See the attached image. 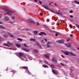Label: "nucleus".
Segmentation results:
<instances>
[{
    "label": "nucleus",
    "mask_w": 79,
    "mask_h": 79,
    "mask_svg": "<svg viewBox=\"0 0 79 79\" xmlns=\"http://www.w3.org/2000/svg\"><path fill=\"white\" fill-rule=\"evenodd\" d=\"M61 57H62V58H64V56H63V55H61Z\"/></svg>",
    "instance_id": "c03bdc74"
},
{
    "label": "nucleus",
    "mask_w": 79,
    "mask_h": 79,
    "mask_svg": "<svg viewBox=\"0 0 79 79\" xmlns=\"http://www.w3.org/2000/svg\"><path fill=\"white\" fill-rule=\"evenodd\" d=\"M60 25V23H59L57 24V26H59Z\"/></svg>",
    "instance_id": "13d9d810"
},
{
    "label": "nucleus",
    "mask_w": 79,
    "mask_h": 79,
    "mask_svg": "<svg viewBox=\"0 0 79 79\" xmlns=\"http://www.w3.org/2000/svg\"><path fill=\"white\" fill-rule=\"evenodd\" d=\"M42 67H44V68H48V66L47 65L45 64H43L42 65Z\"/></svg>",
    "instance_id": "ddd939ff"
},
{
    "label": "nucleus",
    "mask_w": 79,
    "mask_h": 79,
    "mask_svg": "<svg viewBox=\"0 0 79 79\" xmlns=\"http://www.w3.org/2000/svg\"><path fill=\"white\" fill-rule=\"evenodd\" d=\"M72 19L73 20V21H74V19Z\"/></svg>",
    "instance_id": "69168bd1"
},
{
    "label": "nucleus",
    "mask_w": 79,
    "mask_h": 79,
    "mask_svg": "<svg viewBox=\"0 0 79 79\" xmlns=\"http://www.w3.org/2000/svg\"><path fill=\"white\" fill-rule=\"evenodd\" d=\"M16 46L19 48V47H21V45H20V44H16Z\"/></svg>",
    "instance_id": "5701e85b"
},
{
    "label": "nucleus",
    "mask_w": 79,
    "mask_h": 79,
    "mask_svg": "<svg viewBox=\"0 0 79 79\" xmlns=\"http://www.w3.org/2000/svg\"><path fill=\"white\" fill-rule=\"evenodd\" d=\"M24 46H25V47H29L27 46V45L26 44H24Z\"/></svg>",
    "instance_id": "f704fd0d"
},
{
    "label": "nucleus",
    "mask_w": 79,
    "mask_h": 79,
    "mask_svg": "<svg viewBox=\"0 0 79 79\" xmlns=\"http://www.w3.org/2000/svg\"><path fill=\"white\" fill-rule=\"evenodd\" d=\"M77 49H79V48H77Z\"/></svg>",
    "instance_id": "774afa93"
},
{
    "label": "nucleus",
    "mask_w": 79,
    "mask_h": 79,
    "mask_svg": "<svg viewBox=\"0 0 79 79\" xmlns=\"http://www.w3.org/2000/svg\"><path fill=\"white\" fill-rule=\"evenodd\" d=\"M4 45H6V46H8V47H10V46L9 45H8V44H4Z\"/></svg>",
    "instance_id": "c9c22d12"
},
{
    "label": "nucleus",
    "mask_w": 79,
    "mask_h": 79,
    "mask_svg": "<svg viewBox=\"0 0 79 79\" xmlns=\"http://www.w3.org/2000/svg\"><path fill=\"white\" fill-rule=\"evenodd\" d=\"M40 15L41 16H43V13H41L40 14Z\"/></svg>",
    "instance_id": "37998d69"
},
{
    "label": "nucleus",
    "mask_w": 79,
    "mask_h": 79,
    "mask_svg": "<svg viewBox=\"0 0 79 79\" xmlns=\"http://www.w3.org/2000/svg\"><path fill=\"white\" fill-rule=\"evenodd\" d=\"M54 5H55V6H57V5H56V3H55Z\"/></svg>",
    "instance_id": "3c124183"
},
{
    "label": "nucleus",
    "mask_w": 79,
    "mask_h": 79,
    "mask_svg": "<svg viewBox=\"0 0 79 79\" xmlns=\"http://www.w3.org/2000/svg\"><path fill=\"white\" fill-rule=\"evenodd\" d=\"M70 69V71H73V68Z\"/></svg>",
    "instance_id": "a18cd8bd"
},
{
    "label": "nucleus",
    "mask_w": 79,
    "mask_h": 79,
    "mask_svg": "<svg viewBox=\"0 0 79 79\" xmlns=\"http://www.w3.org/2000/svg\"><path fill=\"white\" fill-rule=\"evenodd\" d=\"M69 27H72V24H70Z\"/></svg>",
    "instance_id": "49530a36"
},
{
    "label": "nucleus",
    "mask_w": 79,
    "mask_h": 79,
    "mask_svg": "<svg viewBox=\"0 0 79 79\" xmlns=\"http://www.w3.org/2000/svg\"><path fill=\"white\" fill-rule=\"evenodd\" d=\"M56 42L57 43H63V42H64V40H60L56 41Z\"/></svg>",
    "instance_id": "0eeeda50"
},
{
    "label": "nucleus",
    "mask_w": 79,
    "mask_h": 79,
    "mask_svg": "<svg viewBox=\"0 0 79 79\" xmlns=\"http://www.w3.org/2000/svg\"><path fill=\"white\" fill-rule=\"evenodd\" d=\"M44 40L45 42H47V39L46 38H44Z\"/></svg>",
    "instance_id": "2f4dec72"
},
{
    "label": "nucleus",
    "mask_w": 79,
    "mask_h": 79,
    "mask_svg": "<svg viewBox=\"0 0 79 79\" xmlns=\"http://www.w3.org/2000/svg\"><path fill=\"white\" fill-rule=\"evenodd\" d=\"M70 18H73V16L72 15H70Z\"/></svg>",
    "instance_id": "ea45409f"
},
{
    "label": "nucleus",
    "mask_w": 79,
    "mask_h": 79,
    "mask_svg": "<svg viewBox=\"0 0 79 79\" xmlns=\"http://www.w3.org/2000/svg\"><path fill=\"white\" fill-rule=\"evenodd\" d=\"M2 16H3L2 15H0V18H1L2 17Z\"/></svg>",
    "instance_id": "58836bf2"
},
{
    "label": "nucleus",
    "mask_w": 79,
    "mask_h": 79,
    "mask_svg": "<svg viewBox=\"0 0 79 79\" xmlns=\"http://www.w3.org/2000/svg\"><path fill=\"white\" fill-rule=\"evenodd\" d=\"M76 25L77 26V27H78V28H79V25H78V24H76Z\"/></svg>",
    "instance_id": "79ce46f5"
},
{
    "label": "nucleus",
    "mask_w": 79,
    "mask_h": 79,
    "mask_svg": "<svg viewBox=\"0 0 79 79\" xmlns=\"http://www.w3.org/2000/svg\"><path fill=\"white\" fill-rule=\"evenodd\" d=\"M12 72H15V71L14 70H12Z\"/></svg>",
    "instance_id": "bf43d9fd"
},
{
    "label": "nucleus",
    "mask_w": 79,
    "mask_h": 79,
    "mask_svg": "<svg viewBox=\"0 0 79 79\" xmlns=\"http://www.w3.org/2000/svg\"><path fill=\"white\" fill-rule=\"evenodd\" d=\"M34 1L35 2H37V0H34Z\"/></svg>",
    "instance_id": "09e8293b"
},
{
    "label": "nucleus",
    "mask_w": 79,
    "mask_h": 79,
    "mask_svg": "<svg viewBox=\"0 0 79 79\" xmlns=\"http://www.w3.org/2000/svg\"><path fill=\"white\" fill-rule=\"evenodd\" d=\"M49 5H51V3H49Z\"/></svg>",
    "instance_id": "680f3d73"
},
{
    "label": "nucleus",
    "mask_w": 79,
    "mask_h": 79,
    "mask_svg": "<svg viewBox=\"0 0 79 79\" xmlns=\"http://www.w3.org/2000/svg\"><path fill=\"white\" fill-rule=\"evenodd\" d=\"M44 62L45 64H48V62L47 61H45V60L44 61Z\"/></svg>",
    "instance_id": "c756f323"
},
{
    "label": "nucleus",
    "mask_w": 79,
    "mask_h": 79,
    "mask_svg": "<svg viewBox=\"0 0 79 79\" xmlns=\"http://www.w3.org/2000/svg\"><path fill=\"white\" fill-rule=\"evenodd\" d=\"M9 15H10V16H11V15H12V14H9Z\"/></svg>",
    "instance_id": "4d7b16f0"
},
{
    "label": "nucleus",
    "mask_w": 79,
    "mask_h": 79,
    "mask_svg": "<svg viewBox=\"0 0 79 79\" xmlns=\"http://www.w3.org/2000/svg\"><path fill=\"white\" fill-rule=\"evenodd\" d=\"M71 37H73V35H70Z\"/></svg>",
    "instance_id": "6e6d98bb"
},
{
    "label": "nucleus",
    "mask_w": 79,
    "mask_h": 79,
    "mask_svg": "<svg viewBox=\"0 0 79 79\" xmlns=\"http://www.w3.org/2000/svg\"><path fill=\"white\" fill-rule=\"evenodd\" d=\"M52 72L53 73V74H57V73L56 72L55 70L53 69H52Z\"/></svg>",
    "instance_id": "4468645a"
},
{
    "label": "nucleus",
    "mask_w": 79,
    "mask_h": 79,
    "mask_svg": "<svg viewBox=\"0 0 79 79\" xmlns=\"http://www.w3.org/2000/svg\"><path fill=\"white\" fill-rule=\"evenodd\" d=\"M37 25L39 26V23H37Z\"/></svg>",
    "instance_id": "de8ad7c7"
},
{
    "label": "nucleus",
    "mask_w": 79,
    "mask_h": 79,
    "mask_svg": "<svg viewBox=\"0 0 79 79\" xmlns=\"http://www.w3.org/2000/svg\"><path fill=\"white\" fill-rule=\"evenodd\" d=\"M30 41H33V42H34L35 41V39L31 38L30 39Z\"/></svg>",
    "instance_id": "a211bd4d"
},
{
    "label": "nucleus",
    "mask_w": 79,
    "mask_h": 79,
    "mask_svg": "<svg viewBox=\"0 0 79 79\" xmlns=\"http://www.w3.org/2000/svg\"><path fill=\"white\" fill-rule=\"evenodd\" d=\"M7 44H8L9 45H11V44L10 42H8L7 43Z\"/></svg>",
    "instance_id": "473e14b6"
},
{
    "label": "nucleus",
    "mask_w": 79,
    "mask_h": 79,
    "mask_svg": "<svg viewBox=\"0 0 79 79\" xmlns=\"http://www.w3.org/2000/svg\"><path fill=\"white\" fill-rule=\"evenodd\" d=\"M69 54L70 55H72V56H76V54H74V53L72 52H69Z\"/></svg>",
    "instance_id": "9d476101"
},
{
    "label": "nucleus",
    "mask_w": 79,
    "mask_h": 79,
    "mask_svg": "<svg viewBox=\"0 0 79 79\" xmlns=\"http://www.w3.org/2000/svg\"><path fill=\"white\" fill-rule=\"evenodd\" d=\"M70 52L68 51H67L64 52V54H65V55H68Z\"/></svg>",
    "instance_id": "1a4fd4ad"
},
{
    "label": "nucleus",
    "mask_w": 79,
    "mask_h": 79,
    "mask_svg": "<svg viewBox=\"0 0 79 79\" xmlns=\"http://www.w3.org/2000/svg\"><path fill=\"white\" fill-rule=\"evenodd\" d=\"M47 35V34L44 32H43V35Z\"/></svg>",
    "instance_id": "72a5a7b5"
},
{
    "label": "nucleus",
    "mask_w": 79,
    "mask_h": 79,
    "mask_svg": "<svg viewBox=\"0 0 79 79\" xmlns=\"http://www.w3.org/2000/svg\"><path fill=\"white\" fill-rule=\"evenodd\" d=\"M42 6L43 7V8H45L46 10H49V7L47 6L43 5Z\"/></svg>",
    "instance_id": "423d86ee"
},
{
    "label": "nucleus",
    "mask_w": 79,
    "mask_h": 79,
    "mask_svg": "<svg viewBox=\"0 0 79 79\" xmlns=\"http://www.w3.org/2000/svg\"><path fill=\"white\" fill-rule=\"evenodd\" d=\"M0 28L1 29H5V27H3L2 25H0Z\"/></svg>",
    "instance_id": "bb28decb"
},
{
    "label": "nucleus",
    "mask_w": 79,
    "mask_h": 79,
    "mask_svg": "<svg viewBox=\"0 0 79 79\" xmlns=\"http://www.w3.org/2000/svg\"><path fill=\"white\" fill-rule=\"evenodd\" d=\"M39 35H43V32H40V33L39 34Z\"/></svg>",
    "instance_id": "cd10ccee"
},
{
    "label": "nucleus",
    "mask_w": 79,
    "mask_h": 79,
    "mask_svg": "<svg viewBox=\"0 0 79 79\" xmlns=\"http://www.w3.org/2000/svg\"><path fill=\"white\" fill-rule=\"evenodd\" d=\"M44 56V57H46V58H48H48H49L50 56H48V55H46V54H44L43 55Z\"/></svg>",
    "instance_id": "f8f14e48"
},
{
    "label": "nucleus",
    "mask_w": 79,
    "mask_h": 79,
    "mask_svg": "<svg viewBox=\"0 0 79 79\" xmlns=\"http://www.w3.org/2000/svg\"><path fill=\"white\" fill-rule=\"evenodd\" d=\"M50 11H51V12H52L53 13H54V11H53L52 10Z\"/></svg>",
    "instance_id": "8fccbe9b"
},
{
    "label": "nucleus",
    "mask_w": 79,
    "mask_h": 79,
    "mask_svg": "<svg viewBox=\"0 0 79 79\" xmlns=\"http://www.w3.org/2000/svg\"><path fill=\"white\" fill-rule=\"evenodd\" d=\"M23 50H25V51H26L27 52H29V49L26 48H23Z\"/></svg>",
    "instance_id": "2eb2a0df"
},
{
    "label": "nucleus",
    "mask_w": 79,
    "mask_h": 79,
    "mask_svg": "<svg viewBox=\"0 0 79 79\" xmlns=\"http://www.w3.org/2000/svg\"><path fill=\"white\" fill-rule=\"evenodd\" d=\"M36 45H37L38 47H39L40 48H41V46L40 45H39V43H37L36 44Z\"/></svg>",
    "instance_id": "f3484780"
},
{
    "label": "nucleus",
    "mask_w": 79,
    "mask_h": 79,
    "mask_svg": "<svg viewBox=\"0 0 79 79\" xmlns=\"http://www.w3.org/2000/svg\"><path fill=\"white\" fill-rule=\"evenodd\" d=\"M58 33H56L55 34V35L56 37H57L58 36Z\"/></svg>",
    "instance_id": "e433bc0d"
},
{
    "label": "nucleus",
    "mask_w": 79,
    "mask_h": 79,
    "mask_svg": "<svg viewBox=\"0 0 79 79\" xmlns=\"http://www.w3.org/2000/svg\"><path fill=\"white\" fill-rule=\"evenodd\" d=\"M78 63H79V60H78Z\"/></svg>",
    "instance_id": "338daca9"
},
{
    "label": "nucleus",
    "mask_w": 79,
    "mask_h": 79,
    "mask_svg": "<svg viewBox=\"0 0 79 79\" xmlns=\"http://www.w3.org/2000/svg\"><path fill=\"white\" fill-rule=\"evenodd\" d=\"M51 3H53V2H51Z\"/></svg>",
    "instance_id": "052dcab7"
},
{
    "label": "nucleus",
    "mask_w": 79,
    "mask_h": 79,
    "mask_svg": "<svg viewBox=\"0 0 79 79\" xmlns=\"http://www.w3.org/2000/svg\"><path fill=\"white\" fill-rule=\"evenodd\" d=\"M39 2H40V4H42V2H41L40 1H39Z\"/></svg>",
    "instance_id": "603ef678"
},
{
    "label": "nucleus",
    "mask_w": 79,
    "mask_h": 79,
    "mask_svg": "<svg viewBox=\"0 0 79 79\" xmlns=\"http://www.w3.org/2000/svg\"><path fill=\"white\" fill-rule=\"evenodd\" d=\"M27 21L28 23L31 24H35V22L33 20H32L31 19H27Z\"/></svg>",
    "instance_id": "f03ea898"
},
{
    "label": "nucleus",
    "mask_w": 79,
    "mask_h": 79,
    "mask_svg": "<svg viewBox=\"0 0 79 79\" xmlns=\"http://www.w3.org/2000/svg\"><path fill=\"white\" fill-rule=\"evenodd\" d=\"M52 61H53V63H54L55 64H56V63H57V60L55 58H52Z\"/></svg>",
    "instance_id": "39448f33"
},
{
    "label": "nucleus",
    "mask_w": 79,
    "mask_h": 79,
    "mask_svg": "<svg viewBox=\"0 0 79 79\" xmlns=\"http://www.w3.org/2000/svg\"><path fill=\"white\" fill-rule=\"evenodd\" d=\"M65 45H66L67 47H71V44H65Z\"/></svg>",
    "instance_id": "9b49d317"
},
{
    "label": "nucleus",
    "mask_w": 79,
    "mask_h": 79,
    "mask_svg": "<svg viewBox=\"0 0 79 79\" xmlns=\"http://www.w3.org/2000/svg\"><path fill=\"white\" fill-rule=\"evenodd\" d=\"M74 2L76 4H78V5H79V1H74Z\"/></svg>",
    "instance_id": "4be33fe9"
},
{
    "label": "nucleus",
    "mask_w": 79,
    "mask_h": 79,
    "mask_svg": "<svg viewBox=\"0 0 79 79\" xmlns=\"http://www.w3.org/2000/svg\"><path fill=\"white\" fill-rule=\"evenodd\" d=\"M5 10L6 11H7V13H5V15H6L7 14H10V13H13V11H11V10L8 9V8H7V7H6L5 8Z\"/></svg>",
    "instance_id": "f257e3e1"
},
{
    "label": "nucleus",
    "mask_w": 79,
    "mask_h": 79,
    "mask_svg": "<svg viewBox=\"0 0 79 79\" xmlns=\"http://www.w3.org/2000/svg\"><path fill=\"white\" fill-rule=\"evenodd\" d=\"M51 68H52L53 69H54V68H55V67L53 65H51Z\"/></svg>",
    "instance_id": "b1692460"
},
{
    "label": "nucleus",
    "mask_w": 79,
    "mask_h": 79,
    "mask_svg": "<svg viewBox=\"0 0 79 79\" xmlns=\"http://www.w3.org/2000/svg\"><path fill=\"white\" fill-rule=\"evenodd\" d=\"M17 40H19L20 42H22V40H22L21 38L17 39Z\"/></svg>",
    "instance_id": "a878e982"
},
{
    "label": "nucleus",
    "mask_w": 79,
    "mask_h": 79,
    "mask_svg": "<svg viewBox=\"0 0 79 79\" xmlns=\"http://www.w3.org/2000/svg\"><path fill=\"white\" fill-rule=\"evenodd\" d=\"M19 55L20 56H23V54L22 52H19Z\"/></svg>",
    "instance_id": "dca6fc26"
},
{
    "label": "nucleus",
    "mask_w": 79,
    "mask_h": 79,
    "mask_svg": "<svg viewBox=\"0 0 79 79\" xmlns=\"http://www.w3.org/2000/svg\"><path fill=\"white\" fill-rule=\"evenodd\" d=\"M67 41H69V39L67 40Z\"/></svg>",
    "instance_id": "e2e57ef3"
},
{
    "label": "nucleus",
    "mask_w": 79,
    "mask_h": 79,
    "mask_svg": "<svg viewBox=\"0 0 79 79\" xmlns=\"http://www.w3.org/2000/svg\"><path fill=\"white\" fill-rule=\"evenodd\" d=\"M11 18L12 19H15V17H11Z\"/></svg>",
    "instance_id": "a19ab883"
},
{
    "label": "nucleus",
    "mask_w": 79,
    "mask_h": 79,
    "mask_svg": "<svg viewBox=\"0 0 79 79\" xmlns=\"http://www.w3.org/2000/svg\"><path fill=\"white\" fill-rule=\"evenodd\" d=\"M38 33V31H33V34H37V33Z\"/></svg>",
    "instance_id": "aec40b11"
},
{
    "label": "nucleus",
    "mask_w": 79,
    "mask_h": 79,
    "mask_svg": "<svg viewBox=\"0 0 79 79\" xmlns=\"http://www.w3.org/2000/svg\"><path fill=\"white\" fill-rule=\"evenodd\" d=\"M40 63H42V60H40Z\"/></svg>",
    "instance_id": "5fc2aeb1"
},
{
    "label": "nucleus",
    "mask_w": 79,
    "mask_h": 79,
    "mask_svg": "<svg viewBox=\"0 0 79 79\" xmlns=\"http://www.w3.org/2000/svg\"><path fill=\"white\" fill-rule=\"evenodd\" d=\"M47 22H49V20L48 19L47 20Z\"/></svg>",
    "instance_id": "864d4df0"
},
{
    "label": "nucleus",
    "mask_w": 79,
    "mask_h": 79,
    "mask_svg": "<svg viewBox=\"0 0 79 79\" xmlns=\"http://www.w3.org/2000/svg\"><path fill=\"white\" fill-rule=\"evenodd\" d=\"M69 13H73V11L71 10L69 12Z\"/></svg>",
    "instance_id": "4c0bfd02"
},
{
    "label": "nucleus",
    "mask_w": 79,
    "mask_h": 79,
    "mask_svg": "<svg viewBox=\"0 0 79 79\" xmlns=\"http://www.w3.org/2000/svg\"><path fill=\"white\" fill-rule=\"evenodd\" d=\"M56 14H58V15H59L60 16H62V13L61 12H59V13L58 12H57Z\"/></svg>",
    "instance_id": "412c9836"
},
{
    "label": "nucleus",
    "mask_w": 79,
    "mask_h": 79,
    "mask_svg": "<svg viewBox=\"0 0 79 79\" xmlns=\"http://www.w3.org/2000/svg\"><path fill=\"white\" fill-rule=\"evenodd\" d=\"M3 37H4L5 38H7L8 37V36L4 34L3 35Z\"/></svg>",
    "instance_id": "6ab92c4d"
},
{
    "label": "nucleus",
    "mask_w": 79,
    "mask_h": 79,
    "mask_svg": "<svg viewBox=\"0 0 79 79\" xmlns=\"http://www.w3.org/2000/svg\"><path fill=\"white\" fill-rule=\"evenodd\" d=\"M34 52H35L36 53H38V51L36 49H35Z\"/></svg>",
    "instance_id": "c85d7f7f"
},
{
    "label": "nucleus",
    "mask_w": 79,
    "mask_h": 79,
    "mask_svg": "<svg viewBox=\"0 0 79 79\" xmlns=\"http://www.w3.org/2000/svg\"><path fill=\"white\" fill-rule=\"evenodd\" d=\"M0 24H2V22H0Z\"/></svg>",
    "instance_id": "0e129e2a"
},
{
    "label": "nucleus",
    "mask_w": 79,
    "mask_h": 79,
    "mask_svg": "<svg viewBox=\"0 0 79 79\" xmlns=\"http://www.w3.org/2000/svg\"><path fill=\"white\" fill-rule=\"evenodd\" d=\"M51 44H52V43L51 42H48L46 45H47V48H49V47H51Z\"/></svg>",
    "instance_id": "20e7f679"
},
{
    "label": "nucleus",
    "mask_w": 79,
    "mask_h": 79,
    "mask_svg": "<svg viewBox=\"0 0 79 79\" xmlns=\"http://www.w3.org/2000/svg\"><path fill=\"white\" fill-rule=\"evenodd\" d=\"M60 65H61V66H64V64L62 63H60Z\"/></svg>",
    "instance_id": "7c9ffc66"
},
{
    "label": "nucleus",
    "mask_w": 79,
    "mask_h": 79,
    "mask_svg": "<svg viewBox=\"0 0 79 79\" xmlns=\"http://www.w3.org/2000/svg\"><path fill=\"white\" fill-rule=\"evenodd\" d=\"M20 69H25L26 70H27L26 71V73H29V72L28 70H27V67H24L23 68L20 67Z\"/></svg>",
    "instance_id": "7ed1b4c3"
},
{
    "label": "nucleus",
    "mask_w": 79,
    "mask_h": 79,
    "mask_svg": "<svg viewBox=\"0 0 79 79\" xmlns=\"http://www.w3.org/2000/svg\"><path fill=\"white\" fill-rule=\"evenodd\" d=\"M9 35H10V37H14V35H12L10 33L9 34Z\"/></svg>",
    "instance_id": "393cba45"
},
{
    "label": "nucleus",
    "mask_w": 79,
    "mask_h": 79,
    "mask_svg": "<svg viewBox=\"0 0 79 79\" xmlns=\"http://www.w3.org/2000/svg\"><path fill=\"white\" fill-rule=\"evenodd\" d=\"M4 20L6 21H9V20H10V19L9 18V17L6 16L4 19Z\"/></svg>",
    "instance_id": "6e6552de"
}]
</instances>
